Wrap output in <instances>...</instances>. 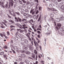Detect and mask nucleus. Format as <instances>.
I'll use <instances>...</instances> for the list:
<instances>
[{"label": "nucleus", "mask_w": 64, "mask_h": 64, "mask_svg": "<svg viewBox=\"0 0 64 64\" xmlns=\"http://www.w3.org/2000/svg\"><path fill=\"white\" fill-rule=\"evenodd\" d=\"M20 52L22 53H26V54H27L28 55H30V54H31V52H30L28 51H26L25 50H21L20 51Z\"/></svg>", "instance_id": "nucleus-1"}, {"label": "nucleus", "mask_w": 64, "mask_h": 64, "mask_svg": "<svg viewBox=\"0 0 64 64\" xmlns=\"http://www.w3.org/2000/svg\"><path fill=\"white\" fill-rule=\"evenodd\" d=\"M9 4H10L9 6V7H10V6H13V0H9Z\"/></svg>", "instance_id": "nucleus-2"}, {"label": "nucleus", "mask_w": 64, "mask_h": 64, "mask_svg": "<svg viewBox=\"0 0 64 64\" xmlns=\"http://www.w3.org/2000/svg\"><path fill=\"white\" fill-rule=\"evenodd\" d=\"M3 22H2V23L4 25L6 26H7V25L6 24V23H7V22L6 20H4Z\"/></svg>", "instance_id": "nucleus-3"}, {"label": "nucleus", "mask_w": 64, "mask_h": 64, "mask_svg": "<svg viewBox=\"0 0 64 64\" xmlns=\"http://www.w3.org/2000/svg\"><path fill=\"white\" fill-rule=\"evenodd\" d=\"M32 41H34V44L35 46H36V41L35 40V39H34V38H32Z\"/></svg>", "instance_id": "nucleus-4"}, {"label": "nucleus", "mask_w": 64, "mask_h": 64, "mask_svg": "<svg viewBox=\"0 0 64 64\" xmlns=\"http://www.w3.org/2000/svg\"><path fill=\"white\" fill-rule=\"evenodd\" d=\"M34 52L35 54H36V59L37 60V51H36V50H35L34 51Z\"/></svg>", "instance_id": "nucleus-5"}, {"label": "nucleus", "mask_w": 64, "mask_h": 64, "mask_svg": "<svg viewBox=\"0 0 64 64\" xmlns=\"http://www.w3.org/2000/svg\"><path fill=\"white\" fill-rule=\"evenodd\" d=\"M28 22L29 23H30L31 24H32V23L31 22H32V23H33V22H34V21L33 19H31L30 20H29Z\"/></svg>", "instance_id": "nucleus-6"}, {"label": "nucleus", "mask_w": 64, "mask_h": 64, "mask_svg": "<svg viewBox=\"0 0 64 64\" xmlns=\"http://www.w3.org/2000/svg\"><path fill=\"white\" fill-rule=\"evenodd\" d=\"M24 42L26 44H28V40L27 39H25L24 40Z\"/></svg>", "instance_id": "nucleus-7"}, {"label": "nucleus", "mask_w": 64, "mask_h": 64, "mask_svg": "<svg viewBox=\"0 0 64 64\" xmlns=\"http://www.w3.org/2000/svg\"><path fill=\"white\" fill-rule=\"evenodd\" d=\"M21 56L22 57H23V58H25V57H26V55L25 54H21Z\"/></svg>", "instance_id": "nucleus-8"}, {"label": "nucleus", "mask_w": 64, "mask_h": 64, "mask_svg": "<svg viewBox=\"0 0 64 64\" xmlns=\"http://www.w3.org/2000/svg\"><path fill=\"white\" fill-rule=\"evenodd\" d=\"M60 32H62L63 34H64V30L62 29V28H60Z\"/></svg>", "instance_id": "nucleus-9"}, {"label": "nucleus", "mask_w": 64, "mask_h": 64, "mask_svg": "<svg viewBox=\"0 0 64 64\" xmlns=\"http://www.w3.org/2000/svg\"><path fill=\"white\" fill-rule=\"evenodd\" d=\"M23 47L24 49V50H26L27 49V46H26V45L24 46Z\"/></svg>", "instance_id": "nucleus-10"}, {"label": "nucleus", "mask_w": 64, "mask_h": 64, "mask_svg": "<svg viewBox=\"0 0 64 64\" xmlns=\"http://www.w3.org/2000/svg\"><path fill=\"white\" fill-rule=\"evenodd\" d=\"M60 21V19L59 18H56V22H59Z\"/></svg>", "instance_id": "nucleus-11"}, {"label": "nucleus", "mask_w": 64, "mask_h": 64, "mask_svg": "<svg viewBox=\"0 0 64 64\" xmlns=\"http://www.w3.org/2000/svg\"><path fill=\"white\" fill-rule=\"evenodd\" d=\"M5 6V8H9V7L8 6V4L7 3Z\"/></svg>", "instance_id": "nucleus-12"}, {"label": "nucleus", "mask_w": 64, "mask_h": 64, "mask_svg": "<svg viewBox=\"0 0 64 64\" xmlns=\"http://www.w3.org/2000/svg\"><path fill=\"white\" fill-rule=\"evenodd\" d=\"M18 19L20 22H22V19L19 17H18Z\"/></svg>", "instance_id": "nucleus-13"}, {"label": "nucleus", "mask_w": 64, "mask_h": 64, "mask_svg": "<svg viewBox=\"0 0 64 64\" xmlns=\"http://www.w3.org/2000/svg\"><path fill=\"white\" fill-rule=\"evenodd\" d=\"M14 40H15V41H17V40H18V37L17 36H16L14 38Z\"/></svg>", "instance_id": "nucleus-14"}, {"label": "nucleus", "mask_w": 64, "mask_h": 64, "mask_svg": "<svg viewBox=\"0 0 64 64\" xmlns=\"http://www.w3.org/2000/svg\"><path fill=\"white\" fill-rule=\"evenodd\" d=\"M62 25V24L60 23H58L57 24V26L58 27H61V26Z\"/></svg>", "instance_id": "nucleus-15"}, {"label": "nucleus", "mask_w": 64, "mask_h": 64, "mask_svg": "<svg viewBox=\"0 0 64 64\" xmlns=\"http://www.w3.org/2000/svg\"><path fill=\"white\" fill-rule=\"evenodd\" d=\"M49 6L50 7V8H52L53 6H54V4H50L49 5Z\"/></svg>", "instance_id": "nucleus-16"}, {"label": "nucleus", "mask_w": 64, "mask_h": 64, "mask_svg": "<svg viewBox=\"0 0 64 64\" xmlns=\"http://www.w3.org/2000/svg\"><path fill=\"white\" fill-rule=\"evenodd\" d=\"M54 29L56 30H60V28L58 29V27L57 26Z\"/></svg>", "instance_id": "nucleus-17"}, {"label": "nucleus", "mask_w": 64, "mask_h": 64, "mask_svg": "<svg viewBox=\"0 0 64 64\" xmlns=\"http://www.w3.org/2000/svg\"><path fill=\"white\" fill-rule=\"evenodd\" d=\"M4 54V52H0V55H3Z\"/></svg>", "instance_id": "nucleus-18"}, {"label": "nucleus", "mask_w": 64, "mask_h": 64, "mask_svg": "<svg viewBox=\"0 0 64 64\" xmlns=\"http://www.w3.org/2000/svg\"><path fill=\"white\" fill-rule=\"evenodd\" d=\"M25 62H26V63H29V61L28 60H26L24 61Z\"/></svg>", "instance_id": "nucleus-19"}, {"label": "nucleus", "mask_w": 64, "mask_h": 64, "mask_svg": "<svg viewBox=\"0 0 64 64\" xmlns=\"http://www.w3.org/2000/svg\"><path fill=\"white\" fill-rule=\"evenodd\" d=\"M60 18L61 20H64V18L62 16L60 17Z\"/></svg>", "instance_id": "nucleus-20"}, {"label": "nucleus", "mask_w": 64, "mask_h": 64, "mask_svg": "<svg viewBox=\"0 0 64 64\" xmlns=\"http://www.w3.org/2000/svg\"><path fill=\"white\" fill-rule=\"evenodd\" d=\"M32 57L33 58H35V55H34V54H32Z\"/></svg>", "instance_id": "nucleus-21"}, {"label": "nucleus", "mask_w": 64, "mask_h": 64, "mask_svg": "<svg viewBox=\"0 0 64 64\" xmlns=\"http://www.w3.org/2000/svg\"><path fill=\"white\" fill-rule=\"evenodd\" d=\"M64 8V6L63 5H62L61 7H60V9H62V10L63 9V8Z\"/></svg>", "instance_id": "nucleus-22"}, {"label": "nucleus", "mask_w": 64, "mask_h": 64, "mask_svg": "<svg viewBox=\"0 0 64 64\" xmlns=\"http://www.w3.org/2000/svg\"><path fill=\"white\" fill-rule=\"evenodd\" d=\"M29 14L27 13V14H26V13H24L23 14V15L24 16H27Z\"/></svg>", "instance_id": "nucleus-23"}, {"label": "nucleus", "mask_w": 64, "mask_h": 64, "mask_svg": "<svg viewBox=\"0 0 64 64\" xmlns=\"http://www.w3.org/2000/svg\"><path fill=\"white\" fill-rule=\"evenodd\" d=\"M16 14L14 12H13V14L12 15H12L14 17H16Z\"/></svg>", "instance_id": "nucleus-24"}, {"label": "nucleus", "mask_w": 64, "mask_h": 64, "mask_svg": "<svg viewBox=\"0 0 64 64\" xmlns=\"http://www.w3.org/2000/svg\"><path fill=\"white\" fill-rule=\"evenodd\" d=\"M26 36L28 38L30 37V36L29 35V34H26Z\"/></svg>", "instance_id": "nucleus-25"}, {"label": "nucleus", "mask_w": 64, "mask_h": 64, "mask_svg": "<svg viewBox=\"0 0 64 64\" xmlns=\"http://www.w3.org/2000/svg\"><path fill=\"white\" fill-rule=\"evenodd\" d=\"M15 13L16 14H17L18 15H20V14L19 12H16Z\"/></svg>", "instance_id": "nucleus-26"}, {"label": "nucleus", "mask_w": 64, "mask_h": 64, "mask_svg": "<svg viewBox=\"0 0 64 64\" xmlns=\"http://www.w3.org/2000/svg\"><path fill=\"white\" fill-rule=\"evenodd\" d=\"M33 18L34 19H36V16L35 15H34L33 16Z\"/></svg>", "instance_id": "nucleus-27"}, {"label": "nucleus", "mask_w": 64, "mask_h": 64, "mask_svg": "<svg viewBox=\"0 0 64 64\" xmlns=\"http://www.w3.org/2000/svg\"><path fill=\"white\" fill-rule=\"evenodd\" d=\"M2 7V8H5V6H4V5L3 4H2L1 5Z\"/></svg>", "instance_id": "nucleus-28"}, {"label": "nucleus", "mask_w": 64, "mask_h": 64, "mask_svg": "<svg viewBox=\"0 0 64 64\" xmlns=\"http://www.w3.org/2000/svg\"><path fill=\"white\" fill-rule=\"evenodd\" d=\"M19 26H20V29H22V25L21 24H19Z\"/></svg>", "instance_id": "nucleus-29"}, {"label": "nucleus", "mask_w": 64, "mask_h": 64, "mask_svg": "<svg viewBox=\"0 0 64 64\" xmlns=\"http://www.w3.org/2000/svg\"><path fill=\"white\" fill-rule=\"evenodd\" d=\"M19 3L20 4H23V3H22V2L21 1H20L19 2Z\"/></svg>", "instance_id": "nucleus-30"}, {"label": "nucleus", "mask_w": 64, "mask_h": 64, "mask_svg": "<svg viewBox=\"0 0 64 64\" xmlns=\"http://www.w3.org/2000/svg\"><path fill=\"white\" fill-rule=\"evenodd\" d=\"M50 18L51 19V20H52V21H54V18H53L51 17Z\"/></svg>", "instance_id": "nucleus-31"}, {"label": "nucleus", "mask_w": 64, "mask_h": 64, "mask_svg": "<svg viewBox=\"0 0 64 64\" xmlns=\"http://www.w3.org/2000/svg\"><path fill=\"white\" fill-rule=\"evenodd\" d=\"M46 17H47V15H46L45 16H44V20H46Z\"/></svg>", "instance_id": "nucleus-32"}, {"label": "nucleus", "mask_w": 64, "mask_h": 64, "mask_svg": "<svg viewBox=\"0 0 64 64\" xmlns=\"http://www.w3.org/2000/svg\"><path fill=\"white\" fill-rule=\"evenodd\" d=\"M20 32V33H22V32H24V30H21Z\"/></svg>", "instance_id": "nucleus-33"}, {"label": "nucleus", "mask_w": 64, "mask_h": 64, "mask_svg": "<svg viewBox=\"0 0 64 64\" xmlns=\"http://www.w3.org/2000/svg\"><path fill=\"white\" fill-rule=\"evenodd\" d=\"M41 20V17H40L38 20V22H39Z\"/></svg>", "instance_id": "nucleus-34"}, {"label": "nucleus", "mask_w": 64, "mask_h": 64, "mask_svg": "<svg viewBox=\"0 0 64 64\" xmlns=\"http://www.w3.org/2000/svg\"><path fill=\"white\" fill-rule=\"evenodd\" d=\"M2 4H4L3 2H0V5H2Z\"/></svg>", "instance_id": "nucleus-35"}, {"label": "nucleus", "mask_w": 64, "mask_h": 64, "mask_svg": "<svg viewBox=\"0 0 64 64\" xmlns=\"http://www.w3.org/2000/svg\"><path fill=\"white\" fill-rule=\"evenodd\" d=\"M22 1H23V2L24 3H26V1H25L24 0H21Z\"/></svg>", "instance_id": "nucleus-36"}, {"label": "nucleus", "mask_w": 64, "mask_h": 64, "mask_svg": "<svg viewBox=\"0 0 64 64\" xmlns=\"http://www.w3.org/2000/svg\"><path fill=\"white\" fill-rule=\"evenodd\" d=\"M29 49L30 50H32L33 49V48H32L30 46L29 47Z\"/></svg>", "instance_id": "nucleus-37"}, {"label": "nucleus", "mask_w": 64, "mask_h": 64, "mask_svg": "<svg viewBox=\"0 0 64 64\" xmlns=\"http://www.w3.org/2000/svg\"><path fill=\"white\" fill-rule=\"evenodd\" d=\"M36 46H37H37H39V44H38V43L36 42Z\"/></svg>", "instance_id": "nucleus-38"}, {"label": "nucleus", "mask_w": 64, "mask_h": 64, "mask_svg": "<svg viewBox=\"0 0 64 64\" xmlns=\"http://www.w3.org/2000/svg\"><path fill=\"white\" fill-rule=\"evenodd\" d=\"M50 15L52 17H54V14H51Z\"/></svg>", "instance_id": "nucleus-39"}, {"label": "nucleus", "mask_w": 64, "mask_h": 64, "mask_svg": "<svg viewBox=\"0 0 64 64\" xmlns=\"http://www.w3.org/2000/svg\"><path fill=\"white\" fill-rule=\"evenodd\" d=\"M3 34H2V35L4 36H5L6 35L5 34V33H4V32H3Z\"/></svg>", "instance_id": "nucleus-40"}, {"label": "nucleus", "mask_w": 64, "mask_h": 64, "mask_svg": "<svg viewBox=\"0 0 64 64\" xmlns=\"http://www.w3.org/2000/svg\"><path fill=\"white\" fill-rule=\"evenodd\" d=\"M22 29H25V26H22Z\"/></svg>", "instance_id": "nucleus-41"}, {"label": "nucleus", "mask_w": 64, "mask_h": 64, "mask_svg": "<svg viewBox=\"0 0 64 64\" xmlns=\"http://www.w3.org/2000/svg\"><path fill=\"white\" fill-rule=\"evenodd\" d=\"M18 34L19 33L18 32H17L15 34L16 36H17V35H18Z\"/></svg>", "instance_id": "nucleus-42"}, {"label": "nucleus", "mask_w": 64, "mask_h": 64, "mask_svg": "<svg viewBox=\"0 0 64 64\" xmlns=\"http://www.w3.org/2000/svg\"><path fill=\"white\" fill-rule=\"evenodd\" d=\"M42 9V8L41 7H40L39 8V10H41Z\"/></svg>", "instance_id": "nucleus-43"}, {"label": "nucleus", "mask_w": 64, "mask_h": 64, "mask_svg": "<svg viewBox=\"0 0 64 64\" xmlns=\"http://www.w3.org/2000/svg\"><path fill=\"white\" fill-rule=\"evenodd\" d=\"M28 39L30 41H31V42H32V40H31V38H30V37L29 38H28Z\"/></svg>", "instance_id": "nucleus-44"}, {"label": "nucleus", "mask_w": 64, "mask_h": 64, "mask_svg": "<svg viewBox=\"0 0 64 64\" xmlns=\"http://www.w3.org/2000/svg\"><path fill=\"white\" fill-rule=\"evenodd\" d=\"M20 36V37H21V38H22V37H23L24 36L22 34H21Z\"/></svg>", "instance_id": "nucleus-45"}, {"label": "nucleus", "mask_w": 64, "mask_h": 64, "mask_svg": "<svg viewBox=\"0 0 64 64\" xmlns=\"http://www.w3.org/2000/svg\"><path fill=\"white\" fill-rule=\"evenodd\" d=\"M24 21H26V20L25 19H23L22 20V22H24Z\"/></svg>", "instance_id": "nucleus-46"}, {"label": "nucleus", "mask_w": 64, "mask_h": 64, "mask_svg": "<svg viewBox=\"0 0 64 64\" xmlns=\"http://www.w3.org/2000/svg\"><path fill=\"white\" fill-rule=\"evenodd\" d=\"M8 17H9V18H11V16H9V15H8Z\"/></svg>", "instance_id": "nucleus-47"}, {"label": "nucleus", "mask_w": 64, "mask_h": 64, "mask_svg": "<svg viewBox=\"0 0 64 64\" xmlns=\"http://www.w3.org/2000/svg\"><path fill=\"white\" fill-rule=\"evenodd\" d=\"M22 6L25 7V6H26V5H25V4H22Z\"/></svg>", "instance_id": "nucleus-48"}, {"label": "nucleus", "mask_w": 64, "mask_h": 64, "mask_svg": "<svg viewBox=\"0 0 64 64\" xmlns=\"http://www.w3.org/2000/svg\"><path fill=\"white\" fill-rule=\"evenodd\" d=\"M9 12L10 13V14L11 15H12V14L11 13V11L10 10H9Z\"/></svg>", "instance_id": "nucleus-49"}, {"label": "nucleus", "mask_w": 64, "mask_h": 64, "mask_svg": "<svg viewBox=\"0 0 64 64\" xmlns=\"http://www.w3.org/2000/svg\"><path fill=\"white\" fill-rule=\"evenodd\" d=\"M10 27H11V28H12V27H15L14 26H13L11 25L10 26Z\"/></svg>", "instance_id": "nucleus-50"}, {"label": "nucleus", "mask_w": 64, "mask_h": 64, "mask_svg": "<svg viewBox=\"0 0 64 64\" xmlns=\"http://www.w3.org/2000/svg\"><path fill=\"white\" fill-rule=\"evenodd\" d=\"M39 16V15L38 14L37 16L36 17V19H37L38 18V17Z\"/></svg>", "instance_id": "nucleus-51"}, {"label": "nucleus", "mask_w": 64, "mask_h": 64, "mask_svg": "<svg viewBox=\"0 0 64 64\" xmlns=\"http://www.w3.org/2000/svg\"><path fill=\"white\" fill-rule=\"evenodd\" d=\"M17 31H20V30H21V29L20 28V29H18L17 28Z\"/></svg>", "instance_id": "nucleus-52"}, {"label": "nucleus", "mask_w": 64, "mask_h": 64, "mask_svg": "<svg viewBox=\"0 0 64 64\" xmlns=\"http://www.w3.org/2000/svg\"><path fill=\"white\" fill-rule=\"evenodd\" d=\"M38 12H39V11L38 10H37L36 12V14H37L38 13Z\"/></svg>", "instance_id": "nucleus-53"}, {"label": "nucleus", "mask_w": 64, "mask_h": 64, "mask_svg": "<svg viewBox=\"0 0 64 64\" xmlns=\"http://www.w3.org/2000/svg\"><path fill=\"white\" fill-rule=\"evenodd\" d=\"M49 35H50V33H46V35H49Z\"/></svg>", "instance_id": "nucleus-54"}, {"label": "nucleus", "mask_w": 64, "mask_h": 64, "mask_svg": "<svg viewBox=\"0 0 64 64\" xmlns=\"http://www.w3.org/2000/svg\"><path fill=\"white\" fill-rule=\"evenodd\" d=\"M0 35L2 37H3V34H2L1 33L0 34Z\"/></svg>", "instance_id": "nucleus-55"}, {"label": "nucleus", "mask_w": 64, "mask_h": 64, "mask_svg": "<svg viewBox=\"0 0 64 64\" xmlns=\"http://www.w3.org/2000/svg\"><path fill=\"white\" fill-rule=\"evenodd\" d=\"M6 49H8V48H7V46H6L4 47Z\"/></svg>", "instance_id": "nucleus-56"}, {"label": "nucleus", "mask_w": 64, "mask_h": 64, "mask_svg": "<svg viewBox=\"0 0 64 64\" xmlns=\"http://www.w3.org/2000/svg\"><path fill=\"white\" fill-rule=\"evenodd\" d=\"M34 64H38V62L36 61V63H34Z\"/></svg>", "instance_id": "nucleus-57"}, {"label": "nucleus", "mask_w": 64, "mask_h": 64, "mask_svg": "<svg viewBox=\"0 0 64 64\" xmlns=\"http://www.w3.org/2000/svg\"><path fill=\"white\" fill-rule=\"evenodd\" d=\"M7 34H8V35H9L10 34H9V32H7Z\"/></svg>", "instance_id": "nucleus-58"}, {"label": "nucleus", "mask_w": 64, "mask_h": 64, "mask_svg": "<svg viewBox=\"0 0 64 64\" xmlns=\"http://www.w3.org/2000/svg\"><path fill=\"white\" fill-rule=\"evenodd\" d=\"M10 42L11 43H13V41L12 40H11Z\"/></svg>", "instance_id": "nucleus-59"}, {"label": "nucleus", "mask_w": 64, "mask_h": 64, "mask_svg": "<svg viewBox=\"0 0 64 64\" xmlns=\"http://www.w3.org/2000/svg\"><path fill=\"white\" fill-rule=\"evenodd\" d=\"M21 44L23 45H24V42H22L21 43Z\"/></svg>", "instance_id": "nucleus-60"}, {"label": "nucleus", "mask_w": 64, "mask_h": 64, "mask_svg": "<svg viewBox=\"0 0 64 64\" xmlns=\"http://www.w3.org/2000/svg\"><path fill=\"white\" fill-rule=\"evenodd\" d=\"M14 19H15V21H16V20H17V19H18V18H17L16 17H15L14 18Z\"/></svg>", "instance_id": "nucleus-61"}, {"label": "nucleus", "mask_w": 64, "mask_h": 64, "mask_svg": "<svg viewBox=\"0 0 64 64\" xmlns=\"http://www.w3.org/2000/svg\"><path fill=\"white\" fill-rule=\"evenodd\" d=\"M11 22L12 23H14V21H13L12 20V21H11Z\"/></svg>", "instance_id": "nucleus-62"}, {"label": "nucleus", "mask_w": 64, "mask_h": 64, "mask_svg": "<svg viewBox=\"0 0 64 64\" xmlns=\"http://www.w3.org/2000/svg\"><path fill=\"white\" fill-rule=\"evenodd\" d=\"M16 22H19V20H18V19H17L16 20Z\"/></svg>", "instance_id": "nucleus-63"}, {"label": "nucleus", "mask_w": 64, "mask_h": 64, "mask_svg": "<svg viewBox=\"0 0 64 64\" xmlns=\"http://www.w3.org/2000/svg\"><path fill=\"white\" fill-rule=\"evenodd\" d=\"M27 15V16L28 17H29L30 16H31V15L30 14H28Z\"/></svg>", "instance_id": "nucleus-64"}]
</instances>
